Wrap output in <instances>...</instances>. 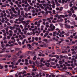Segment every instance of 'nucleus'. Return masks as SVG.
I'll use <instances>...</instances> for the list:
<instances>
[{
  "mask_svg": "<svg viewBox=\"0 0 77 77\" xmlns=\"http://www.w3.org/2000/svg\"><path fill=\"white\" fill-rule=\"evenodd\" d=\"M44 42H47V39H45L43 40Z\"/></svg>",
  "mask_w": 77,
  "mask_h": 77,
  "instance_id": "obj_54",
  "label": "nucleus"
},
{
  "mask_svg": "<svg viewBox=\"0 0 77 77\" xmlns=\"http://www.w3.org/2000/svg\"><path fill=\"white\" fill-rule=\"evenodd\" d=\"M60 40L61 41V42H63V41H65V40H64L63 38H60Z\"/></svg>",
  "mask_w": 77,
  "mask_h": 77,
  "instance_id": "obj_40",
  "label": "nucleus"
},
{
  "mask_svg": "<svg viewBox=\"0 0 77 77\" xmlns=\"http://www.w3.org/2000/svg\"><path fill=\"white\" fill-rule=\"evenodd\" d=\"M55 12H56V11H55L54 10H53V13H54V14H56Z\"/></svg>",
  "mask_w": 77,
  "mask_h": 77,
  "instance_id": "obj_52",
  "label": "nucleus"
},
{
  "mask_svg": "<svg viewBox=\"0 0 77 77\" xmlns=\"http://www.w3.org/2000/svg\"><path fill=\"white\" fill-rule=\"evenodd\" d=\"M36 56H34V57L33 58V60H36Z\"/></svg>",
  "mask_w": 77,
  "mask_h": 77,
  "instance_id": "obj_32",
  "label": "nucleus"
},
{
  "mask_svg": "<svg viewBox=\"0 0 77 77\" xmlns=\"http://www.w3.org/2000/svg\"><path fill=\"white\" fill-rule=\"evenodd\" d=\"M72 17H73V18H75L76 17V15L75 14H73V15L72 16Z\"/></svg>",
  "mask_w": 77,
  "mask_h": 77,
  "instance_id": "obj_25",
  "label": "nucleus"
},
{
  "mask_svg": "<svg viewBox=\"0 0 77 77\" xmlns=\"http://www.w3.org/2000/svg\"><path fill=\"white\" fill-rule=\"evenodd\" d=\"M52 31H53V30L54 29H55V26H53V28H52Z\"/></svg>",
  "mask_w": 77,
  "mask_h": 77,
  "instance_id": "obj_35",
  "label": "nucleus"
},
{
  "mask_svg": "<svg viewBox=\"0 0 77 77\" xmlns=\"http://www.w3.org/2000/svg\"><path fill=\"white\" fill-rule=\"evenodd\" d=\"M27 46L28 49H29V50H31V48H32V46H31V45L29 44L27 45Z\"/></svg>",
  "mask_w": 77,
  "mask_h": 77,
  "instance_id": "obj_8",
  "label": "nucleus"
},
{
  "mask_svg": "<svg viewBox=\"0 0 77 77\" xmlns=\"http://www.w3.org/2000/svg\"><path fill=\"white\" fill-rule=\"evenodd\" d=\"M72 61H71V63H73V62H74V63H76L77 62V60H75L74 58H72Z\"/></svg>",
  "mask_w": 77,
  "mask_h": 77,
  "instance_id": "obj_6",
  "label": "nucleus"
},
{
  "mask_svg": "<svg viewBox=\"0 0 77 77\" xmlns=\"http://www.w3.org/2000/svg\"><path fill=\"white\" fill-rule=\"evenodd\" d=\"M51 3L53 4V5H55V2H54V1H52L51 2Z\"/></svg>",
  "mask_w": 77,
  "mask_h": 77,
  "instance_id": "obj_27",
  "label": "nucleus"
},
{
  "mask_svg": "<svg viewBox=\"0 0 77 77\" xmlns=\"http://www.w3.org/2000/svg\"><path fill=\"white\" fill-rule=\"evenodd\" d=\"M57 6H60V4H59V3L58 2L57 3Z\"/></svg>",
  "mask_w": 77,
  "mask_h": 77,
  "instance_id": "obj_43",
  "label": "nucleus"
},
{
  "mask_svg": "<svg viewBox=\"0 0 77 77\" xmlns=\"http://www.w3.org/2000/svg\"><path fill=\"white\" fill-rule=\"evenodd\" d=\"M17 6H18V8H21V5H20V4H19L18 5H17Z\"/></svg>",
  "mask_w": 77,
  "mask_h": 77,
  "instance_id": "obj_59",
  "label": "nucleus"
},
{
  "mask_svg": "<svg viewBox=\"0 0 77 77\" xmlns=\"http://www.w3.org/2000/svg\"><path fill=\"white\" fill-rule=\"evenodd\" d=\"M72 5H73L72 4V3L70 4L69 6L70 7H72Z\"/></svg>",
  "mask_w": 77,
  "mask_h": 77,
  "instance_id": "obj_57",
  "label": "nucleus"
},
{
  "mask_svg": "<svg viewBox=\"0 0 77 77\" xmlns=\"http://www.w3.org/2000/svg\"><path fill=\"white\" fill-rule=\"evenodd\" d=\"M20 10H18V15H20Z\"/></svg>",
  "mask_w": 77,
  "mask_h": 77,
  "instance_id": "obj_26",
  "label": "nucleus"
},
{
  "mask_svg": "<svg viewBox=\"0 0 77 77\" xmlns=\"http://www.w3.org/2000/svg\"><path fill=\"white\" fill-rule=\"evenodd\" d=\"M72 54H76V52L75 51H73L72 52Z\"/></svg>",
  "mask_w": 77,
  "mask_h": 77,
  "instance_id": "obj_41",
  "label": "nucleus"
},
{
  "mask_svg": "<svg viewBox=\"0 0 77 77\" xmlns=\"http://www.w3.org/2000/svg\"><path fill=\"white\" fill-rule=\"evenodd\" d=\"M1 17H2L3 19L2 20H4V18H3V17H4V15H3V14L2 13H1Z\"/></svg>",
  "mask_w": 77,
  "mask_h": 77,
  "instance_id": "obj_14",
  "label": "nucleus"
},
{
  "mask_svg": "<svg viewBox=\"0 0 77 77\" xmlns=\"http://www.w3.org/2000/svg\"><path fill=\"white\" fill-rule=\"evenodd\" d=\"M6 47H10V45L9 44H7L6 45Z\"/></svg>",
  "mask_w": 77,
  "mask_h": 77,
  "instance_id": "obj_47",
  "label": "nucleus"
},
{
  "mask_svg": "<svg viewBox=\"0 0 77 77\" xmlns=\"http://www.w3.org/2000/svg\"><path fill=\"white\" fill-rule=\"evenodd\" d=\"M15 3H16V4H17V5H18V4H19L18 2L17 1H16L15 2Z\"/></svg>",
  "mask_w": 77,
  "mask_h": 77,
  "instance_id": "obj_44",
  "label": "nucleus"
},
{
  "mask_svg": "<svg viewBox=\"0 0 77 77\" xmlns=\"http://www.w3.org/2000/svg\"><path fill=\"white\" fill-rule=\"evenodd\" d=\"M16 21H15L14 22H15V24H20V23H22L21 22V20H16ZM17 21H19V22H17Z\"/></svg>",
  "mask_w": 77,
  "mask_h": 77,
  "instance_id": "obj_4",
  "label": "nucleus"
},
{
  "mask_svg": "<svg viewBox=\"0 0 77 77\" xmlns=\"http://www.w3.org/2000/svg\"><path fill=\"white\" fill-rule=\"evenodd\" d=\"M35 40L37 41L38 40V38L37 37H35Z\"/></svg>",
  "mask_w": 77,
  "mask_h": 77,
  "instance_id": "obj_39",
  "label": "nucleus"
},
{
  "mask_svg": "<svg viewBox=\"0 0 77 77\" xmlns=\"http://www.w3.org/2000/svg\"><path fill=\"white\" fill-rule=\"evenodd\" d=\"M52 26H53V24H50V29H52Z\"/></svg>",
  "mask_w": 77,
  "mask_h": 77,
  "instance_id": "obj_29",
  "label": "nucleus"
},
{
  "mask_svg": "<svg viewBox=\"0 0 77 77\" xmlns=\"http://www.w3.org/2000/svg\"><path fill=\"white\" fill-rule=\"evenodd\" d=\"M62 2H61V3L62 4H64L65 3V0H62Z\"/></svg>",
  "mask_w": 77,
  "mask_h": 77,
  "instance_id": "obj_31",
  "label": "nucleus"
},
{
  "mask_svg": "<svg viewBox=\"0 0 77 77\" xmlns=\"http://www.w3.org/2000/svg\"><path fill=\"white\" fill-rule=\"evenodd\" d=\"M11 7V9H12L13 11H15V8H14V7Z\"/></svg>",
  "mask_w": 77,
  "mask_h": 77,
  "instance_id": "obj_28",
  "label": "nucleus"
},
{
  "mask_svg": "<svg viewBox=\"0 0 77 77\" xmlns=\"http://www.w3.org/2000/svg\"><path fill=\"white\" fill-rule=\"evenodd\" d=\"M61 17H61L60 15V16H58L57 18L58 19H60V18H61Z\"/></svg>",
  "mask_w": 77,
  "mask_h": 77,
  "instance_id": "obj_61",
  "label": "nucleus"
},
{
  "mask_svg": "<svg viewBox=\"0 0 77 77\" xmlns=\"http://www.w3.org/2000/svg\"><path fill=\"white\" fill-rule=\"evenodd\" d=\"M10 4H11V6H13V5H14V3H13L12 2H11V3H10Z\"/></svg>",
  "mask_w": 77,
  "mask_h": 77,
  "instance_id": "obj_50",
  "label": "nucleus"
},
{
  "mask_svg": "<svg viewBox=\"0 0 77 77\" xmlns=\"http://www.w3.org/2000/svg\"><path fill=\"white\" fill-rule=\"evenodd\" d=\"M40 65H39V66H40V67H42V66H44V64L41 63H40Z\"/></svg>",
  "mask_w": 77,
  "mask_h": 77,
  "instance_id": "obj_15",
  "label": "nucleus"
},
{
  "mask_svg": "<svg viewBox=\"0 0 77 77\" xmlns=\"http://www.w3.org/2000/svg\"><path fill=\"white\" fill-rule=\"evenodd\" d=\"M9 32H10V33H13V32H12V31L11 30H10L9 31Z\"/></svg>",
  "mask_w": 77,
  "mask_h": 77,
  "instance_id": "obj_62",
  "label": "nucleus"
},
{
  "mask_svg": "<svg viewBox=\"0 0 77 77\" xmlns=\"http://www.w3.org/2000/svg\"><path fill=\"white\" fill-rule=\"evenodd\" d=\"M68 16V14H66L65 15H60V17H62L63 18H65V17H67Z\"/></svg>",
  "mask_w": 77,
  "mask_h": 77,
  "instance_id": "obj_7",
  "label": "nucleus"
},
{
  "mask_svg": "<svg viewBox=\"0 0 77 77\" xmlns=\"http://www.w3.org/2000/svg\"><path fill=\"white\" fill-rule=\"evenodd\" d=\"M9 29H11V30H13V29L12 28V27L11 26H10L9 27Z\"/></svg>",
  "mask_w": 77,
  "mask_h": 77,
  "instance_id": "obj_51",
  "label": "nucleus"
},
{
  "mask_svg": "<svg viewBox=\"0 0 77 77\" xmlns=\"http://www.w3.org/2000/svg\"><path fill=\"white\" fill-rule=\"evenodd\" d=\"M24 17L26 18H29V16H28V14L27 13H25V15L23 16Z\"/></svg>",
  "mask_w": 77,
  "mask_h": 77,
  "instance_id": "obj_10",
  "label": "nucleus"
},
{
  "mask_svg": "<svg viewBox=\"0 0 77 77\" xmlns=\"http://www.w3.org/2000/svg\"><path fill=\"white\" fill-rule=\"evenodd\" d=\"M3 66H2V65H0V69H2L3 68Z\"/></svg>",
  "mask_w": 77,
  "mask_h": 77,
  "instance_id": "obj_23",
  "label": "nucleus"
},
{
  "mask_svg": "<svg viewBox=\"0 0 77 77\" xmlns=\"http://www.w3.org/2000/svg\"><path fill=\"white\" fill-rule=\"evenodd\" d=\"M64 25H65V27L66 29H70L71 28V26L70 25H67L66 24H65Z\"/></svg>",
  "mask_w": 77,
  "mask_h": 77,
  "instance_id": "obj_5",
  "label": "nucleus"
},
{
  "mask_svg": "<svg viewBox=\"0 0 77 77\" xmlns=\"http://www.w3.org/2000/svg\"><path fill=\"white\" fill-rule=\"evenodd\" d=\"M71 21H69V20H67V22L68 23H70V24H75V21H73V20H71Z\"/></svg>",
  "mask_w": 77,
  "mask_h": 77,
  "instance_id": "obj_3",
  "label": "nucleus"
},
{
  "mask_svg": "<svg viewBox=\"0 0 77 77\" xmlns=\"http://www.w3.org/2000/svg\"><path fill=\"white\" fill-rule=\"evenodd\" d=\"M38 51L39 53H41V54H42V53H43L42 51V50H39Z\"/></svg>",
  "mask_w": 77,
  "mask_h": 77,
  "instance_id": "obj_33",
  "label": "nucleus"
},
{
  "mask_svg": "<svg viewBox=\"0 0 77 77\" xmlns=\"http://www.w3.org/2000/svg\"><path fill=\"white\" fill-rule=\"evenodd\" d=\"M48 20L49 23H52V22H51V20Z\"/></svg>",
  "mask_w": 77,
  "mask_h": 77,
  "instance_id": "obj_58",
  "label": "nucleus"
},
{
  "mask_svg": "<svg viewBox=\"0 0 77 77\" xmlns=\"http://www.w3.org/2000/svg\"><path fill=\"white\" fill-rule=\"evenodd\" d=\"M35 11L36 12H38V11H38V8H35Z\"/></svg>",
  "mask_w": 77,
  "mask_h": 77,
  "instance_id": "obj_49",
  "label": "nucleus"
},
{
  "mask_svg": "<svg viewBox=\"0 0 77 77\" xmlns=\"http://www.w3.org/2000/svg\"><path fill=\"white\" fill-rule=\"evenodd\" d=\"M26 41H27V40H26V39H25L24 40L22 43L23 45H24V43H25V42H26Z\"/></svg>",
  "mask_w": 77,
  "mask_h": 77,
  "instance_id": "obj_18",
  "label": "nucleus"
},
{
  "mask_svg": "<svg viewBox=\"0 0 77 77\" xmlns=\"http://www.w3.org/2000/svg\"><path fill=\"white\" fill-rule=\"evenodd\" d=\"M45 65H46L47 67H49V66H50L49 65H50V64L49 63H45Z\"/></svg>",
  "mask_w": 77,
  "mask_h": 77,
  "instance_id": "obj_12",
  "label": "nucleus"
},
{
  "mask_svg": "<svg viewBox=\"0 0 77 77\" xmlns=\"http://www.w3.org/2000/svg\"><path fill=\"white\" fill-rule=\"evenodd\" d=\"M18 44H19L20 45H21V42H18Z\"/></svg>",
  "mask_w": 77,
  "mask_h": 77,
  "instance_id": "obj_55",
  "label": "nucleus"
},
{
  "mask_svg": "<svg viewBox=\"0 0 77 77\" xmlns=\"http://www.w3.org/2000/svg\"><path fill=\"white\" fill-rule=\"evenodd\" d=\"M5 55L0 54V57H4Z\"/></svg>",
  "mask_w": 77,
  "mask_h": 77,
  "instance_id": "obj_64",
  "label": "nucleus"
},
{
  "mask_svg": "<svg viewBox=\"0 0 77 77\" xmlns=\"http://www.w3.org/2000/svg\"><path fill=\"white\" fill-rule=\"evenodd\" d=\"M77 42V40H76L75 41H72V43L73 44H74L75 43Z\"/></svg>",
  "mask_w": 77,
  "mask_h": 77,
  "instance_id": "obj_20",
  "label": "nucleus"
},
{
  "mask_svg": "<svg viewBox=\"0 0 77 77\" xmlns=\"http://www.w3.org/2000/svg\"><path fill=\"white\" fill-rule=\"evenodd\" d=\"M21 15H22L24 16V11H21Z\"/></svg>",
  "mask_w": 77,
  "mask_h": 77,
  "instance_id": "obj_22",
  "label": "nucleus"
},
{
  "mask_svg": "<svg viewBox=\"0 0 77 77\" xmlns=\"http://www.w3.org/2000/svg\"><path fill=\"white\" fill-rule=\"evenodd\" d=\"M68 53V52L67 51H63L62 52V53Z\"/></svg>",
  "mask_w": 77,
  "mask_h": 77,
  "instance_id": "obj_38",
  "label": "nucleus"
},
{
  "mask_svg": "<svg viewBox=\"0 0 77 77\" xmlns=\"http://www.w3.org/2000/svg\"><path fill=\"white\" fill-rule=\"evenodd\" d=\"M4 57H8L9 58H10L11 57V54H6L4 55Z\"/></svg>",
  "mask_w": 77,
  "mask_h": 77,
  "instance_id": "obj_2",
  "label": "nucleus"
},
{
  "mask_svg": "<svg viewBox=\"0 0 77 77\" xmlns=\"http://www.w3.org/2000/svg\"><path fill=\"white\" fill-rule=\"evenodd\" d=\"M16 50H17V51H20L22 49L21 48H15Z\"/></svg>",
  "mask_w": 77,
  "mask_h": 77,
  "instance_id": "obj_13",
  "label": "nucleus"
},
{
  "mask_svg": "<svg viewBox=\"0 0 77 77\" xmlns=\"http://www.w3.org/2000/svg\"><path fill=\"white\" fill-rule=\"evenodd\" d=\"M21 22L22 23H24L23 24V25H24V26L25 27V28H26L27 27V25H28L29 24L28 23H29L30 22V20H27L26 21V22L25 21H23V20H22L21 21Z\"/></svg>",
  "mask_w": 77,
  "mask_h": 77,
  "instance_id": "obj_1",
  "label": "nucleus"
},
{
  "mask_svg": "<svg viewBox=\"0 0 77 77\" xmlns=\"http://www.w3.org/2000/svg\"><path fill=\"white\" fill-rule=\"evenodd\" d=\"M59 63H60V64H62V63H63V62H62V61H59Z\"/></svg>",
  "mask_w": 77,
  "mask_h": 77,
  "instance_id": "obj_30",
  "label": "nucleus"
},
{
  "mask_svg": "<svg viewBox=\"0 0 77 77\" xmlns=\"http://www.w3.org/2000/svg\"><path fill=\"white\" fill-rule=\"evenodd\" d=\"M15 29L16 30H14V33H17V31L18 30V28H16Z\"/></svg>",
  "mask_w": 77,
  "mask_h": 77,
  "instance_id": "obj_17",
  "label": "nucleus"
},
{
  "mask_svg": "<svg viewBox=\"0 0 77 77\" xmlns=\"http://www.w3.org/2000/svg\"><path fill=\"white\" fill-rule=\"evenodd\" d=\"M43 61H44V58H42L40 60V62H43Z\"/></svg>",
  "mask_w": 77,
  "mask_h": 77,
  "instance_id": "obj_42",
  "label": "nucleus"
},
{
  "mask_svg": "<svg viewBox=\"0 0 77 77\" xmlns=\"http://www.w3.org/2000/svg\"><path fill=\"white\" fill-rule=\"evenodd\" d=\"M6 33L7 35H9V31H6Z\"/></svg>",
  "mask_w": 77,
  "mask_h": 77,
  "instance_id": "obj_63",
  "label": "nucleus"
},
{
  "mask_svg": "<svg viewBox=\"0 0 77 77\" xmlns=\"http://www.w3.org/2000/svg\"><path fill=\"white\" fill-rule=\"evenodd\" d=\"M2 32H3V33H5V29H3L1 30Z\"/></svg>",
  "mask_w": 77,
  "mask_h": 77,
  "instance_id": "obj_60",
  "label": "nucleus"
},
{
  "mask_svg": "<svg viewBox=\"0 0 77 77\" xmlns=\"http://www.w3.org/2000/svg\"><path fill=\"white\" fill-rule=\"evenodd\" d=\"M21 74H22V72H19L18 75H21Z\"/></svg>",
  "mask_w": 77,
  "mask_h": 77,
  "instance_id": "obj_46",
  "label": "nucleus"
},
{
  "mask_svg": "<svg viewBox=\"0 0 77 77\" xmlns=\"http://www.w3.org/2000/svg\"><path fill=\"white\" fill-rule=\"evenodd\" d=\"M4 52H5L4 50L2 51H0V53H4Z\"/></svg>",
  "mask_w": 77,
  "mask_h": 77,
  "instance_id": "obj_45",
  "label": "nucleus"
},
{
  "mask_svg": "<svg viewBox=\"0 0 77 77\" xmlns=\"http://www.w3.org/2000/svg\"><path fill=\"white\" fill-rule=\"evenodd\" d=\"M65 35L66 36H69V34L68 33H65Z\"/></svg>",
  "mask_w": 77,
  "mask_h": 77,
  "instance_id": "obj_53",
  "label": "nucleus"
},
{
  "mask_svg": "<svg viewBox=\"0 0 77 77\" xmlns=\"http://www.w3.org/2000/svg\"><path fill=\"white\" fill-rule=\"evenodd\" d=\"M29 64H31V65H32V64H33V63L32 62V61L31 60H29Z\"/></svg>",
  "mask_w": 77,
  "mask_h": 77,
  "instance_id": "obj_34",
  "label": "nucleus"
},
{
  "mask_svg": "<svg viewBox=\"0 0 77 77\" xmlns=\"http://www.w3.org/2000/svg\"><path fill=\"white\" fill-rule=\"evenodd\" d=\"M37 26H35L34 30H37Z\"/></svg>",
  "mask_w": 77,
  "mask_h": 77,
  "instance_id": "obj_56",
  "label": "nucleus"
},
{
  "mask_svg": "<svg viewBox=\"0 0 77 77\" xmlns=\"http://www.w3.org/2000/svg\"><path fill=\"white\" fill-rule=\"evenodd\" d=\"M56 20H52V22L53 23H57V21H59V20H58L57 21H56Z\"/></svg>",
  "mask_w": 77,
  "mask_h": 77,
  "instance_id": "obj_11",
  "label": "nucleus"
},
{
  "mask_svg": "<svg viewBox=\"0 0 77 77\" xmlns=\"http://www.w3.org/2000/svg\"><path fill=\"white\" fill-rule=\"evenodd\" d=\"M76 34V32H75L73 33V36H75V35Z\"/></svg>",
  "mask_w": 77,
  "mask_h": 77,
  "instance_id": "obj_48",
  "label": "nucleus"
},
{
  "mask_svg": "<svg viewBox=\"0 0 77 77\" xmlns=\"http://www.w3.org/2000/svg\"><path fill=\"white\" fill-rule=\"evenodd\" d=\"M20 54H21V53H22V52H21V51H19L18 52V53H17V56H19V55H20Z\"/></svg>",
  "mask_w": 77,
  "mask_h": 77,
  "instance_id": "obj_19",
  "label": "nucleus"
},
{
  "mask_svg": "<svg viewBox=\"0 0 77 77\" xmlns=\"http://www.w3.org/2000/svg\"><path fill=\"white\" fill-rule=\"evenodd\" d=\"M54 56H56V55H54V56H53V55L52 54H49V57H54Z\"/></svg>",
  "mask_w": 77,
  "mask_h": 77,
  "instance_id": "obj_24",
  "label": "nucleus"
},
{
  "mask_svg": "<svg viewBox=\"0 0 77 77\" xmlns=\"http://www.w3.org/2000/svg\"><path fill=\"white\" fill-rule=\"evenodd\" d=\"M23 57H24L23 55H21L20 56V59H23Z\"/></svg>",
  "mask_w": 77,
  "mask_h": 77,
  "instance_id": "obj_37",
  "label": "nucleus"
},
{
  "mask_svg": "<svg viewBox=\"0 0 77 77\" xmlns=\"http://www.w3.org/2000/svg\"><path fill=\"white\" fill-rule=\"evenodd\" d=\"M10 13L11 16H13V17H15V14H13V12H12L11 11L10 12Z\"/></svg>",
  "mask_w": 77,
  "mask_h": 77,
  "instance_id": "obj_16",
  "label": "nucleus"
},
{
  "mask_svg": "<svg viewBox=\"0 0 77 77\" xmlns=\"http://www.w3.org/2000/svg\"><path fill=\"white\" fill-rule=\"evenodd\" d=\"M74 8V6H73L72 7V8L70 9V11H72V13H74V10H73V9Z\"/></svg>",
  "mask_w": 77,
  "mask_h": 77,
  "instance_id": "obj_9",
  "label": "nucleus"
},
{
  "mask_svg": "<svg viewBox=\"0 0 77 77\" xmlns=\"http://www.w3.org/2000/svg\"><path fill=\"white\" fill-rule=\"evenodd\" d=\"M30 33H31V35H32V34H33V35H35V32H31Z\"/></svg>",
  "mask_w": 77,
  "mask_h": 77,
  "instance_id": "obj_36",
  "label": "nucleus"
},
{
  "mask_svg": "<svg viewBox=\"0 0 77 77\" xmlns=\"http://www.w3.org/2000/svg\"><path fill=\"white\" fill-rule=\"evenodd\" d=\"M59 36H60V37H62V38H63V37H65V36L64 35H61L60 34H59Z\"/></svg>",
  "mask_w": 77,
  "mask_h": 77,
  "instance_id": "obj_21",
  "label": "nucleus"
}]
</instances>
